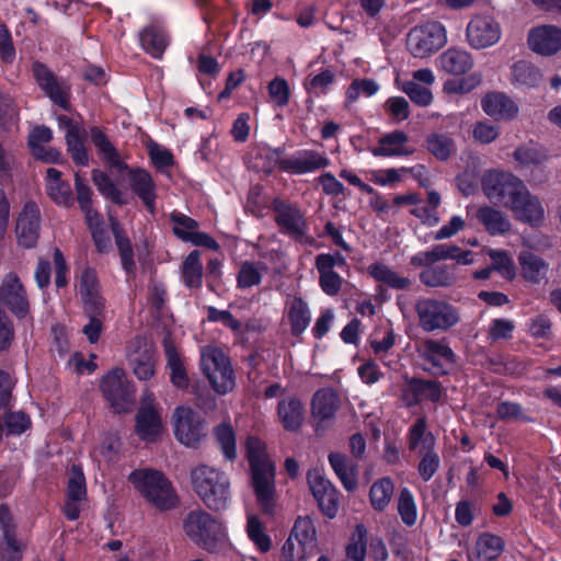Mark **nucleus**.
I'll use <instances>...</instances> for the list:
<instances>
[{
	"mask_svg": "<svg viewBox=\"0 0 561 561\" xmlns=\"http://www.w3.org/2000/svg\"><path fill=\"white\" fill-rule=\"evenodd\" d=\"M87 496L85 478L81 468L73 466L68 478L67 497L84 500Z\"/></svg>",
	"mask_w": 561,
	"mask_h": 561,
	"instance_id": "obj_56",
	"label": "nucleus"
},
{
	"mask_svg": "<svg viewBox=\"0 0 561 561\" xmlns=\"http://www.w3.org/2000/svg\"><path fill=\"white\" fill-rule=\"evenodd\" d=\"M58 125L65 131L68 152L73 162L78 165H88L89 156L83 142L84 129L82 126L66 115L58 116Z\"/></svg>",
	"mask_w": 561,
	"mask_h": 561,
	"instance_id": "obj_18",
	"label": "nucleus"
},
{
	"mask_svg": "<svg viewBox=\"0 0 561 561\" xmlns=\"http://www.w3.org/2000/svg\"><path fill=\"white\" fill-rule=\"evenodd\" d=\"M91 139L102 160L111 168L112 173L116 172L118 174L122 170H125L126 164L122 161L108 138L100 129H91Z\"/></svg>",
	"mask_w": 561,
	"mask_h": 561,
	"instance_id": "obj_36",
	"label": "nucleus"
},
{
	"mask_svg": "<svg viewBox=\"0 0 561 561\" xmlns=\"http://www.w3.org/2000/svg\"><path fill=\"white\" fill-rule=\"evenodd\" d=\"M316 267L320 274L322 290L330 296L336 295L342 286V277L333 270H329L328 264H322V266L316 265Z\"/></svg>",
	"mask_w": 561,
	"mask_h": 561,
	"instance_id": "obj_58",
	"label": "nucleus"
},
{
	"mask_svg": "<svg viewBox=\"0 0 561 561\" xmlns=\"http://www.w3.org/2000/svg\"><path fill=\"white\" fill-rule=\"evenodd\" d=\"M379 90L378 83L373 79H357L350 85L346 98L350 102H355L360 95L371 96Z\"/></svg>",
	"mask_w": 561,
	"mask_h": 561,
	"instance_id": "obj_59",
	"label": "nucleus"
},
{
	"mask_svg": "<svg viewBox=\"0 0 561 561\" xmlns=\"http://www.w3.org/2000/svg\"><path fill=\"white\" fill-rule=\"evenodd\" d=\"M504 549V541L501 537L484 533L480 535L472 551L469 552V561H494Z\"/></svg>",
	"mask_w": 561,
	"mask_h": 561,
	"instance_id": "obj_31",
	"label": "nucleus"
},
{
	"mask_svg": "<svg viewBox=\"0 0 561 561\" xmlns=\"http://www.w3.org/2000/svg\"><path fill=\"white\" fill-rule=\"evenodd\" d=\"M53 138V133L48 127L37 126L28 136V145L32 153L39 160L48 163H56L59 161L61 154L58 150L46 147Z\"/></svg>",
	"mask_w": 561,
	"mask_h": 561,
	"instance_id": "obj_27",
	"label": "nucleus"
},
{
	"mask_svg": "<svg viewBox=\"0 0 561 561\" xmlns=\"http://www.w3.org/2000/svg\"><path fill=\"white\" fill-rule=\"evenodd\" d=\"M440 65L446 72L460 76L472 68L473 60L468 51L449 48L442 54Z\"/></svg>",
	"mask_w": 561,
	"mask_h": 561,
	"instance_id": "obj_38",
	"label": "nucleus"
},
{
	"mask_svg": "<svg viewBox=\"0 0 561 561\" xmlns=\"http://www.w3.org/2000/svg\"><path fill=\"white\" fill-rule=\"evenodd\" d=\"M273 209L276 214L275 221L283 231L295 239H301L306 234L307 222L296 205L275 198Z\"/></svg>",
	"mask_w": 561,
	"mask_h": 561,
	"instance_id": "obj_16",
	"label": "nucleus"
},
{
	"mask_svg": "<svg viewBox=\"0 0 561 561\" xmlns=\"http://www.w3.org/2000/svg\"><path fill=\"white\" fill-rule=\"evenodd\" d=\"M340 405L337 393L331 388L318 390L311 400V413L320 420H329L334 416Z\"/></svg>",
	"mask_w": 561,
	"mask_h": 561,
	"instance_id": "obj_35",
	"label": "nucleus"
},
{
	"mask_svg": "<svg viewBox=\"0 0 561 561\" xmlns=\"http://www.w3.org/2000/svg\"><path fill=\"white\" fill-rule=\"evenodd\" d=\"M214 435L225 459L233 461L237 458V443L232 426L222 423L215 427Z\"/></svg>",
	"mask_w": 561,
	"mask_h": 561,
	"instance_id": "obj_48",
	"label": "nucleus"
},
{
	"mask_svg": "<svg viewBox=\"0 0 561 561\" xmlns=\"http://www.w3.org/2000/svg\"><path fill=\"white\" fill-rule=\"evenodd\" d=\"M522 277L530 284H540L547 280L549 264L539 255L525 251L518 256Z\"/></svg>",
	"mask_w": 561,
	"mask_h": 561,
	"instance_id": "obj_29",
	"label": "nucleus"
},
{
	"mask_svg": "<svg viewBox=\"0 0 561 561\" xmlns=\"http://www.w3.org/2000/svg\"><path fill=\"white\" fill-rule=\"evenodd\" d=\"M368 274L381 286L394 290H410L413 279L400 274L382 262H376L367 267Z\"/></svg>",
	"mask_w": 561,
	"mask_h": 561,
	"instance_id": "obj_25",
	"label": "nucleus"
},
{
	"mask_svg": "<svg viewBox=\"0 0 561 561\" xmlns=\"http://www.w3.org/2000/svg\"><path fill=\"white\" fill-rule=\"evenodd\" d=\"M502 37L500 22L490 14H476L466 27L468 45L473 49H485L496 45Z\"/></svg>",
	"mask_w": 561,
	"mask_h": 561,
	"instance_id": "obj_10",
	"label": "nucleus"
},
{
	"mask_svg": "<svg viewBox=\"0 0 561 561\" xmlns=\"http://www.w3.org/2000/svg\"><path fill=\"white\" fill-rule=\"evenodd\" d=\"M171 219L174 234L184 241L192 242L193 237L198 231V224L194 219L180 213H173Z\"/></svg>",
	"mask_w": 561,
	"mask_h": 561,
	"instance_id": "obj_55",
	"label": "nucleus"
},
{
	"mask_svg": "<svg viewBox=\"0 0 561 561\" xmlns=\"http://www.w3.org/2000/svg\"><path fill=\"white\" fill-rule=\"evenodd\" d=\"M398 513L405 525L412 526L416 523V504L412 493L407 488H403L399 493Z\"/></svg>",
	"mask_w": 561,
	"mask_h": 561,
	"instance_id": "obj_54",
	"label": "nucleus"
},
{
	"mask_svg": "<svg viewBox=\"0 0 561 561\" xmlns=\"http://www.w3.org/2000/svg\"><path fill=\"white\" fill-rule=\"evenodd\" d=\"M415 312L419 325L424 332H445L460 320L458 311L453 305L436 298L417 299Z\"/></svg>",
	"mask_w": 561,
	"mask_h": 561,
	"instance_id": "obj_5",
	"label": "nucleus"
},
{
	"mask_svg": "<svg viewBox=\"0 0 561 561\" xmlns=\"http://www.w3.org/2000/svg\"><path fill=\"white\" fill-rule=\"evenodd\" d=\"M248 462L255 503L263 513L273 514L277 503L276 465L259 437L248 436Z\"/></svg>",
	"mask_w": 561,
	"mask_h": 561,
	"instance_id": "obj_1",
	"label": "nucleus"
},
{
	"mask_svg": "<svg viewBox=\"0 0 561 561\" xmlns=\"http://www.w3.org/2000/svg\"><path fill=\"white\" fill-rule=\"evenodd\" d=\"M75 186L79 206L85 215L88 225L95 224L100 215L92 207V191L78 172L75 174Z\"/></svg>",
	"mask_w": 561,
	"mask_h": 561,
	"instance_id": "obj_46",
	"label": "nucleus"
},
{
	"mask_svg": "<svg viewBox=\"0 0 561 561\" xmlns=\"http://www.w3.org/2000/svg\"><path fill=\"white\" fill-rule=\"evenodd\" d=\"M162 432L161 411L156 402L154 394L146 389L141 396L140 408L136 415V433L142 440L153 442Z\"/></svg>",
	"mask_w": 561,
	"mask_h": 561,
	"instance_id": "obj_11",
	"label": "nucleus"
},
{
	"mask_svg": "<svg viewBox=\"0 0 561 561\" xmlns=\"http://www.w3.org/2000/svg\"><path fill=\"white\" fill-rule=\"evenodd\" d=\"M516 219L531 226L540 225L545 219V209L541 202L530 194L527 187L523 190L515 202L508 204Z\"/></svg>",
	"mask_w": 561,
	"mask_h": 561,
	"instance_id": "obj_20",
	"label": "nucleus"
},
{
	"mask_svg": "<svg viewBox=\"0 0 561 561\" xmlns=\"http://www.w3.org/2000/svg\"><path fill=\"white\" fill-rule=\"evenodd\" d=\"M417 353L434 374H445V366L455 363V354L445 340L426 339L417 346Z\"/></svg>",
	"mask_w": 561,
	"mask_h": 561,
	"instance_id": "obj_15",
	"label": "nucleus"
},
{
	"mask_svg": "<svg viewBox=\"0 0 561 561\" xmlns=\"http://www.w3.org/2000/svg\"><path fill=\"white\" fill-rule=\"evenodd\" d=\"M248 537L261 552H267L272 547V540L265 533L263 523L256 516L248 518Z\"/></svg>",
	"mask_w": 561,
	"mask_h": 561,
	"instance_id": "obj_52",
	"label": "nucleus"
},
{
	"mask_svg": "<svg viewBox=\"0 0 561 561\" xmlns=\"http://www.w3.org/2000/svg\"><path fill=\"white\" fill-rule=\"evenodd\" d=\"M514 83L526 87H535L541 79L539 70L526 61H518L512 67Z\"/></svg>",
	"mask_w": 561,
	"mask_h": 561,
	"instance_id": "obj_51",
	"label": "nucleus"
},
{
	"mask_svg": "<svg viewBox=\"0 0 561 561\" xmlns=\"http://www.w3.org/2000/svg\"><path fill=\"white\" fill-rule=\"evenodd\" d=\"M421 282L428 287H450L456 282L454 267L448 265L428 266L420 273Z\"/></svg>",
	"mask_w": 561,
	"mask_h": 561,
	"instance_id": "obj_42",
	"label": "nucleus"
},
{
	"mask_svg": "<svg viewBox=\"0 0 561 561\" xmlns=\"http://www.w3.org/2000/svg\"><path fill=\"white\" fill-rule=\"evenodd\" d=\"M484 113L497 121H511L518 114V106L502 92L488 93L481 101Z\"/></svg>",
	"mask_w": 561,
	"mask_h": 561,
	"instance_id": "obj_24",
	"label": "nucleus"
},
{
	"mask_svg": "<svg viewBox=\"0 0 561 561\" xmlns=\"http://www.w3.org/2000/svg\"><path fill=\"white\" fill-rule=\"evenodd\" d=\"M172 424L176 439L184 446L195 447L205 435L201 416L190 407H178Z\"/></svg>",
	"mask_w": 561,
	"mask_h": 561,
	"instance_id": "obj_12",
	"label": "nucleus"
},
{
	"mask_svg": "<svg viewBox=\"0 0 561 561\" xmlns=\"http://www.w3.org/2000/svg\"><path fill=\"white\" fill-rule=\"evenodd\" d=\"M129 480L135 489L158 510L165 511L176 505V494L170 481L160 471L135 470L130 473Z\"/></svg>",
	"mask_w": 561,
	"mask_h": 561,
	"instance_id": "obj_4",
	"label": "nucleus"
},
{
	"mask_svg": "<svg viewBox=\"0 0 561 561\" xmlns=\"http://www.w3.org/2000/svg\"><path fill=\"white\" fill-rule=\"evenodd\" d=\"M447 43L445 26L436 21L413 27L407 37L410 53L417 58H425L443 48Z\"/></svg>",
	"mask_w": 561,
	"mask_h": 561,
	"instance_id": "obj_7",
	"label": "nucleus"
},
{
	"mask_svg": "<svg viewBox=\"0 0 561 561\" xmlns=\"http://www.w3.org/2000/svg\"><path fill=\"white\" fill-rule=\"evenodd\" d=\"M329 462L344 488L353 491L357 486V467L345 455L331 453Z\"/></svg>",
	"mask_w": 561,
	"mask_h": 561,
	"instance_id": "obj_37",
	"label": "nucleus"
},
{
	"mask_svg": "<svg viewBox=\"0 0 561 561\" xmlns=\"http://www.w3.org/2000/svg\"><path fill=\"white\" fill-rule=\"evenodd\" d=\"M307 480L321 512L329 518L335 517L339 511V496L333 484L318 470H310Z\"/></svg>",
	"mask_w": 561,
	"mask_h": 561,
	"instance_id": "obj_14",
	"label": "nucleus"
},
{
	"mask_svg": "<svg viewBox=\"0 0 561 561\" xmlns=\"http://www.w3.org/2000/svg\"><path fill=\"white\" fill-rule=\"evenodd\" d=\"M126 356L139 380H149L154 375L156 347L150 340L135 337L127 347Z\"/></svg>",
	"mask_w": 561,
	"mask_h": 561,
	"instance_id": "obj_13",
	"label": "nucleus"
},
{
	"mask_svg": "<svg viewBox=\"0 0 561 561\" xmlns=\"http://www.w3.org/2000/svg\"><path fill=\"white\" fill-rule=\"evenodd\" d=\"M425 142L428 152L442 161L447 160L456 152L454 139L445 134H431Z\"/></svg>",
	"mask_w": 561,
	"mask_h": 561,
	"instance_id": "obj_47",
	"label": "nucleus"
},
{
	"mask_svg": "<svg viewBox=\"0 0 561 561\" xmlns=\"http://www.w3.org/2000/svg\"><path fill=\"white\" fill-rule=\"evenodd\" d=\"M477 218L490 234H503L511 230L510 219L501 210L490 206L480 207Z\"/></svg>",
	"mask_w": 561,
	"mask_h": 561,
	"instance_id": "obj_39",
	"label": "nucleus"
},
{
	"mask_svg": "<svg viewBox=\"0 0 561 561\" xmlns=\"http://www.w3.org/2000/svg\"><path fill=\"white\" fill-rule=\"evenodd\" d=\"M282 552L285 561H300L312 556V553L308 549L302 548L301 543L291 535L284 543Z\"/></svg>",
	"mask_w": 561,
	"mask_h": 561,
	"instance_id": "obj_64",
	"label": "nucleus"
},
{
	"mask_svg": "<svg viewBox=\"0 0 561 561\" xmlns=\"http://www.w3.org/2000/svg\"><path fill=\"white\" fill-rule=\"evenodd\" d=\"M401 89L415 104L420 106H427L433 101L431 90L419 85L415 81L403 82Z\"/></svg>",
	"mask_w": 561,
	"mask_h": 561,
	"instance_id": "obj_60",
	"label": "nucleus"
},
{
	"mask_svg": "<svg viewBox=\"0 0 561 561\" xmlns=\"http://www.w3.org/2000/svg\"><path fill=\"white\" fill-rule=\"evenodd\" d=\"M513 157L522 167L539 165L547 159L546 154L535 146H522L514 151Z\"/></svg>",
	"mask_w": 561,
	"mask_h": 561,
	"instance_id": "obj_57",
	"label": "nucleus"
},
{
	"mask_svg": "<svg viewBox=\"0 0 561 561\" xmlns=\"http://www.w3.org/2000/svg\"><path fill=\"white\" fill-rule=\"evenodd\" d=\"M112 227H113V232L115 234L116 243H117V247L119 250L123 268L127 273H130L135 265L130 243H129L128 239H126L122 236V233L118 229L117 222L113 221Z\"/></svg>",
	"mask_w": 561,
	"mask_h": 561,
	"instance_id": "obj_61",
	"label": "nucleus"
},
{
	"mask_svg": "<svg viewBox=\"0 0 561 561\" xmlns=\"http://www.w3.org/2000/svg\"><path fill=\"white\" fill-rule=\"evenodd\" d=\"M33 75L44 93L55 104L67 110L69 104L66 88L57 81L53 72L45 65L41 62H34Z\"/></svg>",
	"mask_w": 561,
	"mask_h": 561,
	"instance_id": "obj_22",
	"label": "nucleus"
},
{
	"mask_svg": "<svg viewBox=\"0 0 561 561\" xmlns=\"http://www.w3.org/2000/svg\"><path fill=\"white\" fill-rule=\"evenodd\" d=\"M92 180L99 192L105 198L111 199L113 203L119 205L127 203L126 192L118 187V185L114 183L107 174L94 170L92 173Z\"/></svg>",
	"mask_w": 561,
	"mask_h": 561,
	"instance_id": "obj_43",
	"label": "nucleus"
},
{
	"mask_svg": "<svg viewBox=\"0 0 561 561\" xmlns=\"http://www.w3.org/2000/svg\"><path fill=\"white\" fill-rule=\"evenodd\" d=\"M408 443L409 449L419 454L434 450L435 437L431 432L426 431L425 419H417L411 426Z\"/></svg>",
	"mask_w": 561,
	"mask_h": 561,
	"instance_id": "obj_40",
	"label": "nucleus"
},
{
	"mask_svg": "<svg viewBox=\"0 0 561 561\" xmlns=\"http://www.w3.org/2000/svg\"><path fill=\"white\" fill-rule=\"evenodd\" d=\"M207 312L209 321L220 322L225 327L231 329L236 336L242 337V324L245 314L241 306L231 304L227 310L208 307Z\"/></svg>",
	"mask_w": 561,
	"mask_h": 561,
	"instance_id": "obj_34",
	"label": "nucleus"
},
{
	"mask_svg": "<svg viewBox=\"0 0 561 561\" xmlns=\"http://www.w3.org/2000/svg\"><path fill=\"white\" fill-rule=\"evenodd\" d=\"M182 279L188 288H199L203 280L201 253L192 251L183 262Z\"/></svg>",
	"mask_w": 561,
	"mask_h": 561,
	"instance_id": "obj_45",
	"label": "nucleus"
},
{
	"mask_svg": "<svg viewBox=\"0 0 561 561\" xmlns=\"http://www.w3.org/2000/svg\"><path fill=\"white\" fill-rule=\"evenodd\" d=\"M101 391L116 413H124L131 409L135 402V389L126 379L122 368L108 371L101 381Z\"/></svg>",
	"mask_w": 561,
	"mask_h": 561,
	"instance_id": "obj_8",
	"label": "nucleus"
},
{
	"mask_svg": "<svg viewBox=\"0 0 561 561\" xmlns=\"http://www.w3.org/2000/svg\"><path fill=\"white\" fill-rule=\"evenodd\" d=\"M291 536L296 537L302 548L308 549L312 554L317 551L316 528L312 520L308 517H298L291 530Z\"/></svg>",
	"mask_w": 561,
	"mask_h": 561,
	"instance_id": "obj_44",
	"label": "nucleus"
},
{
	"mask_svg": "<svg viewBox=\"0 0 561 561\" xmlns=\"http://www.w3.org/2000/svg\"><path fill=\"white\" fill-rule=\"evenodd\" d=\"M393 494V483L390 478L377 480L370 488L369 497L373 507L377 511H383L391 501Z\"/></svg>",
	"mask_w": 561,
	"mask_h": 561,
	"instance_id": "obj_49",
	"label": "nucleus"
},
{
	"mask_svg": "<svg viewBox=\"0 0 561 561\" xmlns=\"http://www.w3.org/2000/svg\"><path fill=\"white\" fill-rule=\"evenodd\" d=\"M183 531L194 545L209 553L238 554L226 526L205 511L190 512L183 519Z\"/></svg>",
	"mask_w": 561,
	"mask_h": 561,
	"instance_id": "obj_2",
	"label": "nucleus"
},
{
	"mask_svg": "<svg viewBox=\"0 0 561 561\" xmlns=\"http://www.w3.org/2000/svg\"><path fill=\"white\" fill-rule=\"evenodd\" d=\"M41 225V211L34 202H27L23 206L16 221V237L19 244L30 249L38 239Z\"/></svg>",
	"mask_w": 561,
	"mask_h": 561,
	"instance_id": "obj_17",
	"label": "nucleus"
},
{
	"mask_svg": "<svg viewBox=\"0 0 561 561\" xmlns=\"http://www.w3.org/2000/svg\"><path fill=\"white\" fill-rule=\"evenodd\" d=\"M490 256L492 259V270L501 273V275L506 279H513L515 277L516 273L513 261L506 252L492 251Z\"/></svg>",
	"mask_w": 561,
	"mask_h": 561,
	"instance_id": "obj_62",
	"label": "nucleus"
},
{
	"mask_svg": "<svg viewBox=\"0 0 561 561\" xmlns=\"http://www.w3.org/2000/svg\"><path fill=\"white\" fill-rule=\"evenodd\" d=\"M192 488L211 511L226 510L231 501L230 481L225 472L199 465L191 471Z\"/></svg>",
	"mask_w": 561,
	"mask_h": 561,
	"instance_id": "obj_3",
	"label": "nucleus"
},
{
	"mask_svg": "<svg viewBox=\"0 0 561 561\" xmlns=\"http://www.w3.org/2000/svg\"><path fill=\"white\" fill-rule=\"evenodd\" d=\"M140 44L152 57L160 58L169 44V38L164 30L148 26L140 33Z\"/></svg>",
	"mask_w": 561,
	"mask_h": 561,
	"instance_id": "obj_41",
	"label": "nucleus"
},
{
	"mask_svg": "<svg viewBox=\"0 0 561 561\" xmlns=\"http://www.w3.org/2000/svg\"><path fill=\"white\" fill-rule=\"evenodd\" d=\"M119 180H127L133 191L152 213L154 208L156 192L151 175L145 170H129L127 165L117 174Z\"/></svg>",
	"mask_w": 561,
	"mask_h": 561,
	"instance_id": "obj_21",
	"label": "nucleus"
},
{
	"mask_svg": "<svg viewBox=\"0 0 561 561\" xmlns=\"http://www.w3.org/2000/svg\"><path fill=\"white\" fill-rule=\"evenodd\" d=\"M497 415L500 419L506 422H513V421H523V422H529L531 421L530 417H528L523 408L515 402H508L504 401L501 402L497 405L496 409Z\"/></svg>",
	"mask_w": 561,
	"mask_h": 561,
	"instance_id": "obj_63",
	"label": "nucleus"
},
{
	"mask_svg": "<svg viewBox=\"0 0 561 561\" xmlns=\"http://www.w3.org/2000/svg\"><path fill=\"white\" fill-rule=\"evenodd\" d=\"M277 414L286 431H297L304 421V405L296 397H287L278 402Z\"/></svg>",
	"mask_w": 561,
	"mask_h": 561,
	"instance_id": "obj_33",
	"label": "nucleus"
},
{
	"mask_svg": "<svg viewBox=\"0 0 561 561\" xmlns=\"http://www.w3.org/2000/svg\"><path fill=\"white\" fill-rule=\"evenodd\" d=\"M78 293L88 313H100L104 301L100 294V285L96 273L85 267L78 277Z\"/></svg>",
	"mask_w": 561,
	"mask_h": 561,
	"instance_id": "obj_19",
	"label": "nucleus"
},
{
	"mask_svg": "<svg viewBox=\"0 0 561 561\" xmlns=\"http://www.w3.org/2000/svg\"><path fill=\"white\" fill-rule=\"evenodd\" d=\"M288 318L294 334L304 332L310 323V312L307 304L300 298H295L290 304Z\"/></svg>",
	"mask_w": 561,
	"mask_h": 561,
	"instance_id": "obj_50",
	"label": "nucleus"
},
{
	"mask_svg": "<svg viewBox=\"0 0 561 561\" xmlns=\"http://www.w3.org/2000/svg\"><path fill=\"white\" fill-rule=\"evenodd\" d=\"M163 347L167 358V366L170 369L171 382L178 388L188 386V376L185 368V362L170 337L163 340Z\"/></svg>",
	"mask_w": 561,
	"mask_h": 561,
	"instance_id": "obj_30",
	"label": "nucleus"
},
{
	"mask_svg": "<svg viewBox=\"0 0 561 561\" xmlns=\"http://www.w3.org/2000/svg\"><path fill=\"white\" fill-rule=\"evenodd\" d=\"M367 529L364 525L356 526L351 542L346 547L347 558L353 561H364L366 556Z\"/></svg>",
	"mask_w": 561,
	"mask_h": 561,
	"instance_id": "obj_53",
	"label": "nucleus"
},
{
	"mask_svg": "<svg viewBox=\"0 0 561 561\" xmlns=\"http://www.w3.org/2000/svg\"><path fill=\"white\" fill-rule=\"evenodd\" d=\"M409 137L401 130L385 135L378 141V146L371 149L375 157H402L411 156L414 149L408 146Z\"/></svg>",
	"mask_w": 561,
	"mask_h": 561,
	"instance_id": "obj_26",
	"label": "nucleus"
},
{
	"mask_svg": "<svg viewBox=\"0 0 561 561\" xmlns=\"http://www.w3.org/2000/svg\"><path fill=\"white\" fill-rule=\"evenodd\" d=\"M46 192L58 206L70 207L73 204L70 184L61 179V172L55 168L46 171Z\"/></svg>",
	"mask_w": 561,
	"mask_h": 561,
	"instance_id": "obj_28",
	"label": "nucleus"
},
{
	"mask_svg": "<svg viewBox=\"0 0 561 561\" xmlns=\"http://www.w3.org/2000/svg\"><path fill=\"white\" fill-rule=\"evenodd\" d=\"M328 159L316 151H304L296 157L282 161V168L286 171L302 174L312 172L328 165Z\"/></svg>",
	"mask_w": 561,
	"mask_h": 561,
	"instance_id": "obj_32",
	"label": "nucleus"
},
{
	"mask_svg": "<svg viewBox=\"0 0 561 561\" xmlns=\"http://www.w3.org/2000/svg\"><path fill=\"white\" fill-rule=\"evenodd\" d=\"M201 365L213 389L225 394L234 388V375L229 357L218 347L206 346L201 353Z\"/></svg>",
	"mask_w": 561,
	"mask_h": 561,
	"instance_id": "obj_6",
	"label": "nucleus"
},
{
	"mask_svg": "<svg viewBox=\"0 0 561 561\" xmlns=\"http://www.w3.org/2000/svg\"><path fill=\"white\" fill-rule=\"evenodd\" d=\"M482 187L490 199H496L508 208V204L516 201L526 185L512 173L490 171L483 178Z\"/></svg>",
	"mask_w": 561,
	"mask_h": 561,
	"instance_id": "obj_9",
	"label": "nucleus"
},
{
	"mask_svg": "<svg viewBox=\"0 0 561 561\" xmlns=\"http://www.w3.org/2000/svg\"><path fill=\"white\" fill-rule=\"evenodd\" d=\"M528 45L540 55H552L561 48V30L556 26H540L530 31Z\"/></svg>",
	"mask_w": 561,
	"mask_h": 561,
	"instance_id": "obj_23",
	"label": "nucleus"
}]
</instances>
